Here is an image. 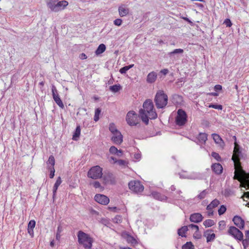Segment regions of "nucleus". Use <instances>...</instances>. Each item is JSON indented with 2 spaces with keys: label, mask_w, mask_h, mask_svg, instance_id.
Wrapping results in <instances>:
<instances>
[{
  "label": "nucleus",
  "mask_w": 249,
  "mask_h": 249,
  "mask_svg": "<svg viewBox=\"0 0 249 249\" xmlns=\"http://www.w3.org/2000/svg\"><path fill=\"white\" fill-rule=\"evenodd\" d=\"M157 117L155 110H140V116L134 111L130 110L126 114V121L130 126H135L140 123V119L146 124H148L149 119H154Z\"/></svg>",
  "instance_id": "nucleus-1"
},
{
  "label": "nucleus",
  "mask_w": 249,
  "mask_h": 249,
  "mask_svg": "<svg viewBox=\"0 0 249 249\" xmlns=\"http://www.w3.org/2000/svg\"><path fill=\"white\" fill-rule=\"evenodd\" d=\"M234 168V178L240 181L242 187H249V173L243 170L241 165Z\"/></svg>",
  "instance_id": "nucleus-2"
},
{
  "label": "nucleus",
  "mask_w": 249,
  "mask_h": 249,
  "mask_svg": "<svg viewBox=\"0 0 249 249\" xmlns=\"http://www.w3.org/2000/svg\"><path fill=\"white\" fill-rule=\"evenodd\" d=\"M67 0H47L46 5L50 11L52 12L57 13L64 10L68 5Z\"/></svg>",
  "instance_id": "nucleus-3"
},
{
  "label": "nucleus",
  "mask_w": 249,
  "mask_h": 249,
  "mask_svg": "<svg viewBox=\"0 0 249 249\" xmlns=\"http://www.w3.org/2000/svg\"><path fill=\"white\" fill-rule=\"evenodd\" d=\"M78 242L85 249H91L93 242V238L88 234L82 231L77 232Z\"/></svg>",
  "instance_id": "nucleus-4"
},
{
  "label": "nucleus",
  "mask_w": 249,
  "mask_h": 249,
  "mask_svg": "<svg viewBox=\"0 0 249 249\" xmlns=\"http://www.w3.org/2000/svg\"><path fill=\"white\" fill-rule=\"evenodd\" d=\"M168 96L162 90H158L155 96L154 101L158 108L165 107L168 103Z\"/></svg>",
  "instance_id": "nucleus-5"
},
{
  "label": "nucleus",
  "mask_w": 249,
  "mask_h": 249,
  "mask_svg": "<svg viewBox=\"0 0 249 249\" xmlns=\"http://www.w3.org/2000/svg\"><path fill=\"white\" fill-rule=\"evenodd\" d=\"M129 189L136 194H140L143 192L144 186L139 180H131L128 183Z\"/></svg>",
  "instance_id": "nucleus-6"
},
{
  "label": "nucleus",
  "mask_w": 249,
  "mask_h": 249,
  "mask_svg": "<svg viewBox=\"0 0 249 249\" xmlns=\"http://www.w3.org/2000/svg\"><path fill=\"white\" fill-rule=\"evenodd\" d=\"M102 175V168L98 165L91 167L88 173V177L94 179L101 178Z\"/></svg>",
  "instance_id": "nucleus-7"
},
{
  "label": "nucleus",
  "mask_w": 249,
  "mask_h": 249,
  "mask_svg": "<svg viewBox=\"0 0 249 249\" xmlns=\"http://www.w3.org/2000/svg\"><path fill=\"white\" fill-rule=\"evenodd\" d=\"M187 116L184 110H178L176 117V123L177 125H183L187 122Z\"/></svg>",
  "instance_id": "nucleus-8"
},
{
  "label": "nucleus",
  "mask_w": 249,
  "mask_h": 249,
  "mask_svg": "<svg viewBox=\"0 0 249 249\" xmlns=\"http://www.w3.org/2000/svg\"><path fill=\"white\" fill-rule=\"evenodd\" d=\"M228 233L237 240L241 241L243 239V233L235 227H230L228 231Z\"/></svg>",
  "instance_id": "nucleus-9"
},
{
  "label": "nucleus",
  "mask_w": 249,
  "mask_h": 249,
  "mask_svg": "<svg viewBox=\"0 0 249 249\" xmlns=\"http://www.w3.org/2000/svg\"><path fill=\"white\" fill-rule=\"evenodd\" d=\"M94 199L97 202L105 205L108 204L109 202V199L104 195H96L94 196Z\"/></svg>",
  "instance_id": "nucleus-10"
},
{
  "label": "nucleus",
  "mask_w": 249,
  "mask_h": 249,
  "mask_svg": "<svg viewBox=\"0 0 249 249\" xmlns=\"http://www.w3.org/2000/svg\"><path fill=\"white\" fill-rule=\"evenodd\" d=\"M239 149L238 148L237 145H235L234 148L233 154L232 157V160L234 162V168L237 167L239 165H241L239 158Z\"/></svg>",
  "instance_id": "nucleus-11"
},
{
  "label": "nucleus",
  "mask_w": 249,
  "mask_h": 249,
  "mask_svg": "<svg viewBox=\"0 0 249 249\" xmlns=\"http://www.w3.org/2000/svg\"><path fill=\"white\" fill-rule=\"evenodd\" d=\"M180 177L183 178H187L190 179H197L200 178L199 174L197 173H192L188 174L186 172H182L180 174Z\"/></svg>",
  "instance_id": "nucleus-12"
},
{
  "label": "nucleus",
  "mask_w": 249,
  "mask_h": 249,
  "mask_svg": "<svg viewBox=\"0 0 249 249\" xmlns=\"http://www.w3.org/2000/svg\"><path fill=\"white\" fill-rule=\"evenodd\" d=\"M232 221L234 224L240 229H243L244 228L245 221L240 216L238 215L234 216Z\"/></svg>",
  "instance_id": "nucleus-13"
},
{
  "label": "nucleus",
  "mask_w": 249,
  "mask_h": 249,
  "mask_svg": "<svg viewBox=\"0 0 249 249\" xmlns=\"http://www.w3.org/2000/svg\"><path fill=\"white\" fill-rule=\"evenodd\" d=\"M123 137L120 132L113 135L111 140L116 144H120L123 142Z\"/></svg>",
  "instance_id": "nucleus-14"
},
{
  "label": "nucleus",
  "mask_w": 249,
  "mask_h": 249,
  "mask_svg": "<svg viewBox=\"0 0 249 249\" xmlns=\"http://www.w3.org/2000/svg\"><path fill=\"white\" fill-rule=\"evenodd\" d=\"M118 12L121 17H124L128 15L129 10L126 6L121 5L118 7Z\"/></svg>",
  "instance_id": "nucleus-15"
},
{
  "label": "nucleus",
  "mask_w": 249,
  "mask_h": 249,
  "mask_svg": "<svg viewBox=\"0 0 249 249\" xmlns=\"http://www.w3.org/2000/svg\"><path fill=\"white\" fill-rule=\"evenodd\" d=\"M203 219L202 215L199 213L192 214L190 217V220L191 222L194 223H199Z\"/></svg>",
  "instance_id": "nucleus-16"
},
{
  "label": "nucleus",
  "mask_w": 249,
  "mask_h": 249,
  "mask_svg": "<svg viewBox=\"0 0 249 249\" xmlns=\"http://www.w3.org/2000/svg\"><path fill=\"white\" fill-rule=\"evenodd\" d=\"M196 143L198 144H204L207 140V135L206 133H200L196 138Z\"/></svg>",
  "instance_id": "nucleus-17"
},
{
  "label": "nucleus",
  "mask_w": 249,
  "mask_h": 249,
  "mask_svg": "<svg viewBox=\"0 0 249 249\" xmlns=\"http://www.w3.org/2000/svg\"><path fill=\"white\" fill-rule=\"evenodd\" d=\"M212 169L216 174L220 175L223 171V167L220 163H214L212 165Z\"/></svg>",
  "instance_id": "nucleus-18"
},
{
  "label": "nucleus",
  "mask_w": 249,
  "mask_h": 249,
  "mask_svg": "<svg viewBox=\"0 0 249 249\" xmlns=\"http://www.w3.org/2000/svg\"><path fill=\"white\" fill-rule=\"evenodd\" d=\"M151 195L155 199L160 201H165L167 197L165 196L162 195L157 192H153Z\"/></svg>",
  "instance_id": "nucleus-19"
},
{
  "label": "nucleus",
  "mask_w": 249,
  "mask_h": 249,
  "mask_svg": "<svg viewBox=\"0 0 249 249\" xmlns=\"http://www.w3.org/2000/svg\"><path fill=\"white\" fill-rule=\"evenodd\" d=\"M157 77V73L154 71L150 72L147 76V82L149 83H154Z\"/></svg>",
  "instance_id": "nucleus-20"
},
{
  "label": "nucleus",
  "mask_w": 249,
  "mask_h": 249,
  "mask_svg": "<svg viewBox=\"0 0 249 249\" xmlns=\"http://www.w3.org/2000/svg\"><path fill=\"white\" fill-rule=\"evenodd\" d=\"M172 101L173 103L177 105H181L183 102L182 97L177 94H175L172 97Z\"/></svg>",
  "instance_id": "nucleus-21"
},
{
  "label": "nucleus",
  "mask_w": 249,
  "mask_h": 249,
  "mask_svg": "<svg viewBox=\"0 0 249 249\" xmlns=\"http://www.w3.org/2000/svg\"><path fill=\"white\" fill-rule=\"evenodd\" d=\"M220 204V201L217 199H215L213 200L210 204H209L207 207V210L208 211H212L213 208L218 206V205Z\"/></svg>",
  "instance_id": "nucleus-22"
},
{
  "label": "nucleus",
  "mask_w": 249,
  "mask_h": 249,
  "mask_svg": "<svg viewBox=\"0 0 249 249\" xmlns=\"http://www.w3.org/2000/svg\"><path fill=\"white\" fill-rule=\"evenodd\" d=\"M62 182V180H61V178L60 177H59L54 186H53V199H54V197L55 196V195H56V191H57V190L58 189V187H59V186L60 185V184Z\"/></svg>",
  "instance_id": "nucleus-23"
},
{
  "label": "nucleus",
  "mask_w": 249,
  "mask_h": 249,
  "mask_svg": "<svg viewBox=\"0 0 249 249\" xmlns=\"http://www.w3.org/2000/svg\"><path fill=\"white\" fill-rule=\"evenodd\" d=\"M143 109H153L154 104L151 99L146 100L143 104Z\"/></svg>",
  "instance_id": "nucleus-24"
},
{
  "label": "nucleus",
  "mask_w": 249,
  "mask_h": 249,
  "mask_svg": "<svg viewBox=\"0 0 249 249\" xmlns=\"http://www.w3.org/2000/svg\"><path fill=\"white\" fill-rule=\"evenodd\" d=\"M106 49V47L105 44H101L99 45L97 49L95 51V54L97 55H100L103 53Z\"/></svg>",
  "instance_id": "nucleus-25"
},
{
  "label": "nucleus",
  "mask_w": 249,
  "mask_h": 249,
  "mask_svg": "<svg viewBox=\"0 0 249 249\" xmlns=\"http://www.w3.org/2000/svg\"><path fill=\"white\" fill-rule=\"evenodd\" d=\"M184 51L182 49H176L174 50L173 51L168 53V55L170 57H173L176 54H182Z\"/></svg>",
  "instance_id": "nucleus-26"
},
{
  "label": "nucleus",
  "mask_w": 249,
  "mask_h": 249,
  "mask_svg": "<svg viewBox=\"0 0 249 249\" xmlns=\"http://www.w3.org/2000/svg\"><path fill=\"white\" fill-rule=\"evenodd\" d=\"M81 133V128L79 125L77 126L74 133L72 136V139L74 141L77 140L79 137Z\"/></svg>",
  "instance_id": "nucleus-27"
},
{
  "label": "nucleus",
  "mask_w": 249,
  "mask_h": 249,
  "mask_svg": "<svg viewBox=\"0 0 249 249\" xmlns=\"http://www.w3.org/2000/svg\"><path fill=\"white\" fill-rule=\"evenodd\" d=\"M46 163L47 165L48 169L49 168V167H54L55 164V160L54 157L52 155L50 156Z\"/></svg>",
  "instance_id": "nucleus-28"
},
{
  "label": "nucleus",
  "mask_w": 249,
  "mask_h": 249,
  "mask_svg": "<svg viewBox=\"0 0 249 249\" xmlns=\"http://www.w3.org/2000/svg\"><path fill=\"white\" fill-rule=\"evenodd\" d=\"M53 98L56 103L60 107L63 108L64 107L63 104L59 98V95L58 94L56 95H53Z\"/></svg>",
  "instance_id": "nucleus-29"
},
{
  "label": "nucleus",
  "mask_w": 249,
  "mask_h": 249,
  "mask_svg": "<svg viewBox=\"0 0 249 249\" xmlns=\"http://www.w3.org/2000/svg\"><path fill=\"white\" fill-rule=\"evenodd\" d=\"M212 137L215 143L220 145L223 143V140L218 134H213Z\"/></svg>",
  "instance_id": "nucleus-30"
},
{
  "label": "nucleus",
  "mask_w": 249,
  "mask_h": 249,
  "mask_svg": "<svg viewBox=\"0 0 249 249\" xmlns=\"http://www.w3.org/2000/svg\"><path fill=\"white\" fill-rule=\"evenodd\" d=\"M188 226H184L178 230V234L182 237H185V232L188 231Z\"/></svg>",
  "instance_id": "nucleus-31"
},
{
  "label": "nucleus",
  "mask_w": 249,
  "mask_h": 249,
  "mask_svg": "<svg viewBox=\"0 0 249 249\" xmlns=\"http://www.w3.org/2000/svg\"><path fill=\"white\" fill-rule=\"evenodd\" d=\"M109 130L111 132L112 135L116 133L117 132H120L116 128L114 124L111 123L109 124Z\"/></svg>",
  "instance_id": "nucleus-32"
},
{
  "label": "nucleus",
  "mask_w": 249,
  "mask_h": 249,
  "mask_svg": "<svg viewBox=\"0 0 249 249\" xmlns=\"http://www.w3.org/2000/svg\"><path fill=\"white\" fill-rule=\"evenodd\" d=\"M133 66L134 64H131L128 66H126L120 69L119 71L122 74H125L128 70L133 67Z\"/></svg>",
  "instance_id": "nucleus-33"
},
{
  "label": "nucleus",
  "mask_w": 249,
  "mask_h": 249,
  "mask_svg": "<svg viewBox=\"0 0 249 249\" xmlns=\"http://www.w3.org/2000/svg\"><path fill=\"white\" fill-rule=\"evenodd\" d=\"M126 240L128 243L135 244L137 243L136 239L131 235H127Z\"/></svg>",
  "instance_id": "nucleus-34"
},
{
  "label": "nucleus",
  "mask_w": 249,
  "mask_h": 249,
  "mask_svg": "<svg viewBox=\"0 0 249 249\" xmlns=\"http://www.w3.org/2000/svg\"><path fill=\"white\" fill-rule=\"evenodd\" d=\"M121 89L120 85H115L109 87L110 90L113 92H117L119 91Z\"/></svg>",
  "instance_id": "nucleus-35"
},
{
  "label": "nucleus",
  "mask_w": 249,
  "mask_h": 249,
  "mask_svg": "<svg viewBox=\"0 0 249 249\" xmlns=\"http://www.w3.org/2000/svg\"><path fill=\"white\" fill-rule=\"evenodd\" d=\"M214 224V222L212 219H207L204 221L203 225L206 227H210L213 226Z\"/></svg>",
  "instance_id": "nucleus-36"
},
{
  "label": "nucleus",
  "mask_w": 249,
  "mask_h": 249,
  "mask_svg": "<svg viewBox=\"0 0 249 249\" xmlns=\"http://www.w3.org/2000/svg\"><path fill=\"white\" fill-rule=\"evenodd\" d=\"M194 246L191 242H187L182 247V249H193Z\"/></svg>",
  "instance_id": "nucleus-37"
},
{
  "label": "nucleus",
  "mask_w": 249,
  "mask_h": 249,
  "mask_svg": "<svg viewBox=\"0 0 249 249\" xmlns=\"http://www.w3.org/2000/svg\"><path fill=\"white\" fill-rule=\"evenodd\" d=\"M205 235L207 236V242H209L211 241H213L215 237V234L213 233L212 234H207L206 235V232L205 233Z\"/></svg>",
  "instance_id": "nucleus-38"
},
{
  "label": "nucleus",
  "mask_w": 249,
  "mask_h": 249,
  "mask_svg": "<svg viewBox=\"0 0 249 249\" xmlns=\"http://www.w3.org/2000/svg\"><path fill=\"white\" fill-rule=\"evenodd\" d=\"M208 193V192L207 190H204L197 196V197L200 199H202L205 197Z\"/></svg>",
  "instance_id": "nucleus-39"
},
{
  "label": "nucleus",
  "mask_w": 249,
  "mask_h": 249,
  "mask_svg": "<svg viewBox=\"0 0 249 249\" xmlns=\"http://www.w3.org/2000/svg\"><path fill=\"white\" fill-rule=\"evenodd\" d=\"M226 207L224 205H221L218 210V213L219 215L224 214L226 211Z\"/></svg>",
  "instance_id": "nucleus-40"
},
{
  "label": "nucleus",
  "mask_w": 249,
  "mask_h": 249,
  "mask_svg": "<svg viewBox=\"0 0 249 249\" xmlns=\"http://www.w3.org/2000/svg\"><path fill=\"white\" fill-rule=\"evenodd\" d=\"M101 114V110H95V114L94 116V120L97 122L99 119V116Z\"/></svg>",
  "instance_id": "nucleus-41"
},
{
  "label": "nucleus",
  "mask_w": 249,
  "mask_h": 249,
  "mask_svg": "<svg viewBox=\"0 0 249 249\" xmlns=\"http://www.w3.org/2000/svg\"><path fill=\"white\" fill-rule=\"evenodd\" d=\"M115 162H116L120 166H125L127 165V162L125 160H115Z\"/></svg>",
  "instance_id": "nucleus-42"
},
{
  "label": "nucleus",
  "mask_w": 249,
  "mask_h": 249,
  "mask_svg": "<svg viewBox=\"0 0 249 249\" xmlns=\"http://www.w3.org/2000/svg\"><path fill=\"white\" fill-rule=\"evenodd\" d=\"M36 225V221L34 220H32L29 221L28 225V229H34Z\"/></svg>",
  "instance_id": "nucleus-43"
},
{
  "label": "nucleus",
  "mask_w": 249,
  "mask_h": 249,
  "mask_svg": "<svg viewBox=\"0 0 249 249\" xmlns=\"http://www.w3.org/2000/svg\"><path fill=\"white\" fill-rule=\"evenodd\" d=\"M48 169L50 171V178H53L54 177L55 173V169L54 167H49V168Z\"/></svg>",
  "instance_id": "nucleus-44"
},
{
  "label": "nucleus",
  "mask_w": 249,
  "mask_h": 249,
  "mask_svg": "<svg viewBox=\"0 0 249 249\" xmlns=\"http://www.w3.org/2000/svg\"><path fill=\"white\" fill-rule=\"evenodd\" d=\"M117 148L114 146H112L109 148V152L112 154H116L118 152Z\"/></svg>",
  "instance_id": "nucleus-45"
},
{
  "label": "nucleus",
  "mask_w": 249,
  "mask_h": 249,
  "mask_svg": "<svg viewBox=\"0 0 249 249\" xmlns=\"http://www.w3.org/2000/svg\"><path fill=\"white\" fill-rule=\"evenodd\" d=\"M122 220V217L120 215H117L113 218V220L114 222L119 223L121 222Z\"/></svg>",
  "instance_id": "nucleus-46"
},
{
  "label": "nucleus",
  "mask_w": 249,
  "mask_h": 249,
  "mask_svg": "<svg viewBox=\"0 0 249 249\" xmlns=\"http://www.w3.org/2000/svg\"><path fill=\"white\" fill-rule=\"evenodd\" d=\"M212 156L213 158H214V159H215L218 161L220 160V157L219 155L216 152H212Z\"/></svg>",
  "instance_id": "nucleus-47"
},
{
  "label": "nucleus",
  "mask_w": 249,
  "mask_h": 249,
  "mask_svg": "<svg viewBox=\"0 0 249 249\" xmlns=\"http://www.w3.org/2000/svg\"><path fill=\"white\" fill-rule=\"evenodd\" d=\"M114 24L117 26H121L122 23V20L120 18H117L114 20Z\"/></svg>",
  "instance_id": "nucleus-48"
},
{
  "label": "nucleus",
  "mask_w": 249,
  "mask_h": 249,
  "mask_svg": "<svg viewBox=\"0 0 249 249\" xmlns=\"http://www.w3.org/2000/svg\"><path fill=\"white\" fill-rule=\"evenodd\" d=\"M224 23L226 25L227 27H230L232 25V23L230 19L227 18L224 21Z\"/></svg>",
  "instance_id": "nucleus-49"
},
{
  "label": "nucleus",
  "mask_w": 249,
  "mask_h": 249,
  "mask_svg": "<svg viewBox=\"0 0 249 249\" xmlns=\"http://www.w3.org/2000/svg\"><path fill=\"white\" fill-rule=\"evenodd\" d=\"M188 227L196 230V231H198L199 230L198 226L196 225L190 224L188 225Z\"/></svg>",
  "instance_id": "nucleus-50"
},
{
  "label": "nucleus",
  "mask_w": 249,
  "mask_h": 249,
  "mask_svg": "<svg viewBox=\"0 0 249 249\" xmlns=\"http://www.w3.org/2000/svg\"><path fill=\"white\" fill-rule=\"evenodd\" d=\"M92 184H93V186H94V187H95V188H101V189H102L100 183L98 181H95L92 183Z\"/></svg>",
  "instance_id": "nucleus-51"
},
{
  "label": "nucleus",
  "mask_w": 249,
  "mask_h": 249,
  "mask_svg": "<svg viewBox=\"0 0 249 249\" xmlns=\"http://www.w3.org/2000/svg\"><path fill=\"white\" fill-rule=\"evenodd\" d=\"M222 86L220 85H216L214 87V89L215 91L217 92L222 90Z\"/></svg>",
  "instance_id": "nucleus-52"
},
{
  "label": "nucleus",
  "mask_w": 249,
  "mask_h": 249,
  "mask_svg": "<svg viewBox=\"0 0 249 249\" xmlns=\"http://www.w3.org/2000/svg\"><path fill=\"white\" fill-rule=\"evenodd\" d=\"M134 158L135 159H136V160H139L141 159V154L138 153H135L134 155Z\"/></svg>",
  "instance_id": "nucleus-53"
},
{
  "label": "nucleus",
  "mask_w": 249,
  "mask_h": 249,
  "mask_svg": "<svg viewBox=\"0 0 249 249\" xmlns=\"http://www.w3.org/2000/svg\"><path fill=\"white\" fill-rule=\"evenodd\" d=\"M241 197L244 199V200H245L244 199L245 197L247 199H249V191L245 192Z\"/></svg>",
  "instance_id": "nucleus-54"
},
{
  "label": "nucleus",
  "mask_w": 249,
  "mask_h": 249,
  "mask_svg": "<svg viewBox=\"0 0 249 249\" xmlns=\"http://www.w3.org/2000/svg\"><path fill=\"white\" fill-rule=\"evenodd\" d=\"M210 107L215 108V109H222V106L221 105H210Z\"/></svg>",
  "instance_id": "nucleus-55"
},
{
  "label": "nucleus",
  "mask_w": 249,
  "mask_h": 249,
  "mask_svg": "<svg viewBox=\"0 0 249 249\" xmlns=\"http://www.w3.org/2000/svg\"><path fill=\"white\" fill-rule=\"evenodd\" d=\"M52 91L53 96V95H56L57 94V90H56L55 87L53 86L52 87Z\"/></svg>",
  "instance_id": "nucleus-56"
},
{
  "label": "nucleus",
  "mask_w": 249,
  "mask_h": 249,
  "mask_svg": "<svg viewBox=\"0 0 249 249\" xmlns=\"http://www.w3.org/2000/svg\"><path fill=\"white\" fill-rule=\"evenodd\" d=\"M168 71H169L168 70H167L166 69H164L161 70L160 71V73H161L163 75H165L166 74H167L168 73Z\"/></svg>",
  "instance_id": "nucleus-57"
},
{
  "label": "nucleus",
  "mask_w": 249,
  "mask_h": 249,
  "mask_svg": "<svg viewBox=\"0 0 249 249\" xmlns=\"http://www.w3.org/2000/svg\"><path fill=\"white\" fill-rule=\"evenodd\" d=\"M87 56L84 53H82L80 55V58L81 59H83V60L86 59H87Z\"/></svg>",
  "instance_id": "nucleus-58"
},
{
  "label": "nucleus",
  "mask_w": 249,
  "mask_h": 249,
  "mask_svg": "<svg viewBox=\"0 0 249 249\" xmlns=\"http://www.w3.org/2000/svg\"><path fill=\"white\" fill-rule=\"evenodd\" d=\"M28 231L29 234L32 237L34 234L33 229H28Z\"/></svg>",
  "instance_id": "nucleus-59"
},
{
  "label": "nucleus",
  "mask_w": 249,
  "mask_h": 249,
  "mask_svg": "<svg viewBox=\"0 0 249 249\" xmlns=\"http://www.w3.org/2000/svg\"><path fill=\"white\" fill-rule=\"evenodd\" d=\"M122 154H123L122 151L120 150H118V152L115 155H116L117 156L120 157L122 156Z\"/></svg>",
  "instance_id": "nucleus-60"
},
{
  "label": "nucleus",
  "mask_w": 249,
  "mask_h": 249,
  "mask_svg": "<svg viewBox=\"0 0 249 249\" xmlns=\"http://www.w3.org/2000/svg\"><path fill=\"white\" fill-rule=\"evenodd\" d=\"M62 231V227L61 226H59L57 228V233H60Z\"/></svg>",
  "instance_id": "nucleus-61"
},
{
  "label": "nucleus",
  "mask_w": 249,
  "mask_h": 249,
  "mask_svg": "<svg viewBox=\"0 0 249 249\" xmlns=\"http://www.w3.org/2000/svg\"><path fill=\"white\" fill-rule=\"evenodd\" d=\"M208 215L209 216H211L213 215V210L212 211H208Z\"/></svg>",
  "instance_id": "nucleus-62"
},
{
  "label": "nucleus",
  "mask_w": 249,
  "mask_h": 249,
  "mask_svg": "<svg viewBox=\"0 0 249 249\" xmlns=\"http://www.w3.org/2000/svg\"><path fill=\"white\" fill-rule=\"evenodd\" d=\"M115 160H117V159L116 158H115L114 157H111L110 158L109 161H111V160H113V163H116L115 162Z\"/></svg>",
  "instance_id": "nucleus-63"
},
{
  "label": "nucleus",
  "mask_w": 249,
  "mask_h": 249,
  "mask_svg": "<svg viewBox=\"0 0 249 249\" xmlns=\"http://www.w3.org/2000/svg\"><path fill=\"white\" fill-rule=\"evenodd\" d=\"M245 234H246V238H247L249 239V231H246Z\"/></svg>",
  "instance_id": "nucleus-64"
}]
</instances>
